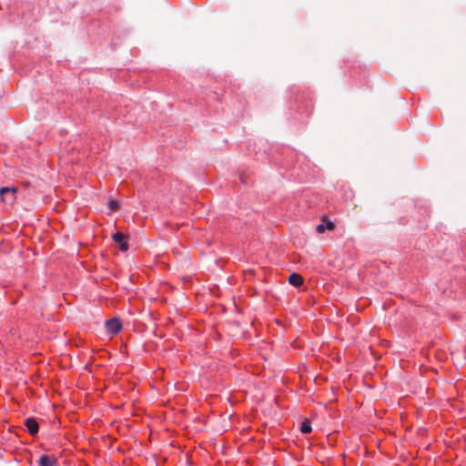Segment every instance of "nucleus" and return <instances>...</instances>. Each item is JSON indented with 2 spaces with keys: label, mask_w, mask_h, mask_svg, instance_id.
<instances>
[{
  "label": "nucleus",
  "mask_w": 466,
  "mask_h": 466,
  "mask_svg": "<svg viewBox=\"0 0 466 466\" xmlns=\"http://www.w3.org/2000/svg\"><path fill=\"white\" fill-rule=\"evenodd\" d=\"M106 328L108 333L116 334L121 330L122 324L118 318H112L106 321Z\"/></svg>",
  "instance_id": "obj_1"
},
{
  "label": "nucleus",
  "mask_w": 466,
  "mask_h": 466,
  "mask_svg": "<svg viewBox=\"0 0 466 466\" xmlns=\"http://www.w3.org/2000/svg\"><path fill=\"white\" fill-rule=\"evenodd\" d=\"M16 189L15 187H1L0 198L3 201L12 202L15 199V193Z\"/></svg>",
  "instance_id": "obj_2"
},
{
  "label": "nucleus",
  "mask_w": 466,
  "mask_h": 466,
  "mask_svg": "<svg viewBox=\"0 0 466 466\" xmlns=\"http://www.w3.org/2000/svg\"><path fill=\"white\" fill-rule=\"evenodd\" d=\"M334 228H335V224L332 221L328 220L326 217H323L322 222L317 226L316 231L319 234H322L325 232L326 229L333 230Z\"/></svg>",
  "instance_id": "obj_3"
},
{
  "label": "nucleus",
  "mask_w": 466,
  "mask_h": 466,
  "mask_svg": "<svg viewBox=\"0 0 466 466\" xmlns=\"http://www.w3.org/2000/svg\"><path fill=\"white\" fill-rule=\"evenodd\" d=\"M126 237L124 234L120 232H116L113 235V239L116 243L119 245V248L121 251H127L128 249V245L125 241Z\"/></svg>",
  "instance_id": "obj_4"
},
{
  "label": "nucleus",
  "mask_w": 466,
  "mask_h": 466,
  "mask_svg": "<svg viewBox=\"0 0 466 466\" xmlns=\"http://www.w3.org/2000/svg\"><path fill=\"white\" fill-rule=\"evenodd\" d=\"M25 425L26 426L28 432L31 435H35L38 432V423L34 418H28L25 420Z\"/></svg>",
  "instance_id": "obj_5"
},
{
  "label": "nucleus",
  "mask_w": 466,
  "mask_h": 466,
  "mask_svg": "<svg viewBox=\"0 0 466 466\" xmlns=\"http://www.w3.org/2000/svg\"><path fill=\"white\" fill-rule=\"evenodd\" d=\"M40 466H56V460L47 455H42L39 459Z\"/></svg>",
  "instance_id": "obj_6"
},
{
  "label": "nucleus",
  "mask_w": 466,
  "mask_h": 466,
  "mask_svg": "<svg viewBox=\"0 0 466 466\" xmlns=\"http://www.w3.org/2000/svg\"><path fill=\"white\" fill-rule=\"evenodd\" d=\"M289 282L294 287H299L303 283V278L298 273H291L289 277Z\"/></svg>",
  "instance_id": "obj_7"
},
{
  "label": "nucleus",
  "mask_w": 466,
  "mask_h": 466,
  "mask_svg": "<svg viewBox=\"0 0 466 466\" xmlns=\"http://www.w3.org/2000/svg\"><path fill=\"white\" fill-rule=\"evenodd\" d=\"M300 431L303 433H309L312 431L309 420H305L300 426Z\"/></svg>",
  "instance_id": "obj_8"
},
{
  "label": "nucleus",
  "mask_w": 466,
  "mask_h": 466,
  "mask_svg": "<svg viewBox=\"0 0 466 466\" xmlns=\"http://www.w3.org/2000/svg\"><path fill=\"white\" fill-rule=\"evenodd\" d=\"M109 208L113 211L117 210L119 208V203L116 200L109 201Z\"/></svg>",
  "instance_id": "obj_9"
},
{
  "label": "nucleus",
  "mask_w": 466,
  "mask_h": 466,
  "mask_svg": "<svg viewBox=\"0 0 466 466\" xmlns=\"http://www.w3.org/2000/svg\"><path fill=\"white\" fill-rule=\"evenodd\" d=\"M350 321H351V324H352L353 321H355V319L351 317Z\"/></svg>",
  "instance_id": "obj_10"
}]
</instances>
